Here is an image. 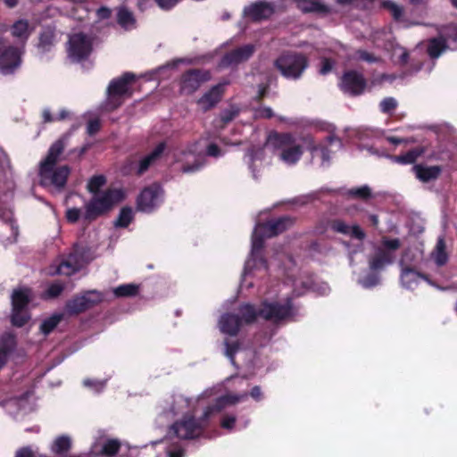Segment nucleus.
Here are the masks:
<instances>
[{
	"instance_id": "f257e3e1",
	"label": "nucleus",
	"mask_w": 457,
	"mask_h": 457,
	"mask_svg": "<svg viewBox=\"0 0 457 457\" xmlns=\"http://www.w3.org/2000/svg\"><path fill=\"white\" fill-rule=\"evenodd\" d=\"M216 386L208 388L195 397L175 394L166 400L160 418L169 420L177 415H182V419L171 425L165 438L153 442V445H163L167 457H185L182 440L200 436L211 417L228 406L245 401L248 397L247 392L228 393L216 398L213 404L208 403L209 399L216 395Z\"/></svg>"
},
{
	"instance_id": "f03ea898",
	"label": "nucleus",
	"mask_w": 457,
	"mask_h": 457,
	"mask_svg": "<svg viewBox=\"0 0 457 457\" xmlns=\"http://www.w3.org/2000/svg\"><path fill=\"white\" fill-rule=\"evenodd\" d=\"M303 145L307 146L313 159L320 160V166L327 167L330 164L331 153L341 148L342 142L334 135H329L324 141L316 144L312 136L298 137L290 133L271 132L268 135L263 147L253 146L247 150L244 162L253 178L257 179L262 168L265 148L271 149L284 164L294 166L303 154Z\"/></svg>"
},
{
	"instance_id": "7ed1b4c3",
	"label": "nucleus",
	"mask_w": 457,
	"mask_h": 457,
	"mask_svg": "<svg viewBox=\"0 0 457 457\" xmlns=\"http://www.w3.org/2000/svg\"><path fill=\"white\" fill-rule=\"evenodd\" d=\"M239 314L226 313L219 320L220 330L228 336H236L243 322L251 323L256 317H261L274 323L289 321L295 320L301 314L300 309L292 303L290 298L287 297L281 301L264 300L261 307L256 310L252 304L245 303L240 306Z\"/></svg>"
},
{
	"instance_id": "20e7f679",
	"label": "nucleus",
	"mask_w": 457,
	"mask_h": 457,
	"mask_svg": "<svg viewBox=\"0 0 457 457\" xmlns=\"http://www.w3.org/2000/svg\"><path fill=\"white\" fill-rule=\"evenodd\" d=\"M294 223V220L288 216L273 219L266 223H257L252 235V245L249 257L245 261L241 278V288L253 287V278H262L268 273V264L262 256V249L265 238L275 237Z\"/></svg>"
},
{
	"instance_id": "39448f33",
	"label": "nucleus",
	"mask_w": 457,
	"mask_h": 457,
	"mask_svg": "<svg viewBox=\"0 0 457 457\" xmlns=\"http://www.w3.org/2000/svg\"><path fill=\"white\" fill-rule=\"evenodd\" d=\"M68 137L65 135L54 142L46 156L39 162V183L52 193H61L64 189L71 173V168L68 165L59 164L67 145Z\"/></svg>"
},
{
	"instance_id": "423d86ee",
	"label": "nucleus",
	"mask_w": 457,
	"mask_h": 457,
	"mask_svg": "<svg viewBox=\"0 0 457 457\" xmlns=\"http://www.w3.org/2000/svg\"><path fill=\"white\" fill-rule=\"evenodd\" d=\"M225 154V151L215 143L203 145L202 141L190 145L187 149L175 154V161L181 163L180 170L183 173H195L206 165L205 156L220 158Z\"/></svg>"
},
{
	"instance_id": "0eeeda50",
	"label": "nucleus",
	"mask_w": 457,
	"mask_h": 457,
	"mask_svg": "<svg viewBox=\"0 0 457 457\" xmlns=\"http://www.w3.org/2000/svg\"><path fill=\"white\" fill-rule=\"evenodd\" d=\"M126 197V191L121 187H109L92 195L84 205V220L92 221L110 212Z\"/></svg>"
},
{
	"instance_id": "6e6552de",
	"label": "nucleus",
	"mask_w": 457,
	"mask_h": 457,
	"mask_svg": "<svg viewBox=\"0 0 457 457\" xmlns=\"http://www.w3.org/2000/svg\"><path fill=\"white\" fill-rule=\"evenodd\" d=\"M394 262V256L380 248H377L368 259L369 272L357 279L359 285L363 288L370 289L379 285L380 272L388 265Z\"/></svg>"
},
{
	"instance_id": "1a4fd4ad",
	"label": "nucleus",
	"mask_w": 457,
	"mask_h": 457,
	"mask_svg": "<svg viewBox=\"0 0 457 457\" xmlns=\"http://www.w3.org/2000/svg\"><path fill=\"white\" fill-rule=\"evenodd\" d=\"M309 65L306 56L297 53H286L276 61L275 66L288 79H298Z\"/></svg>"
},
{
	"instance_id": "9d476101",
	"label": "nucleus",
	"mask_w": 457,
	"mask_h": 457,
	"mask_svg": "<svg viewBox=\"0 0 457 457\" xmlns=\"http://www.w3.org/2000/svg\"><path fill=\"white\" fill-rule=\"evenodd\" d=\"M135 79V75L126 73L120 78L112 80L107 88V100L105 109L114 110L122 104V97L132 95L131 82Z\"/></svg>"
},
{
	"instance_id": "9b49d317",
	"label": "nucleus",
	"mask_w": 457,
	"mask_h": 457,
	"mask_svg": "<svg viewBox=\"0 0 457 457\" xmlns=\"http://www.w3.org/2000/svg\"><path fill=\"white\" fill-rule=\"evenodd\" d=\"M31 290L27 287L14 289L12 294V325L22 327L30 319L29 313V303L31 300Z\"/></svg>"
},
{
	"instance_id": "f8f14e48",
	"label": "nucleus",
	"mask_w": 457,
	"mask_h": 457,
	"mask_svg": "<svg viewBox=\"0 0 457 457\" xmlns=\"http://www.w3.org/2000/svg\"><path fill=\"white\" fill-rule=\"evenodd\" d=\"M24 46H7L0 48V73L13 75L21 66Z\"/></svg>"
},
{
	"instance_id": "ddd939ff",
	"label": "nucleus",
	"mask_w": 457,
	"mask_h": 457,
	"mask_svg": "<svg viewBox=\"0 0 457 457\" xmlns=\"http://www.w3.org/2000/svg\"><path fill=\"white\" fill-rule=\"evenodd\" d=\"M409 253H405L399 261V266L401 268L400 272V284L402 287L406 290H414L418 287L421 280L426 281L432 287H437V286L428 278L427 275H424L417 271L414 268L411 267V262L408 261Z\"/></svg>"
},
{
	"instance_id": "4468645a",
	"label": "nucleus",
	"mask_w": 457,
	"mask_h": 457,
	"mask_svg": "<svg viewBox=\"0 0 457 457\" xmlns=\"http://www.w3.org/2000/svg\"><path fill=\"white\" fill-rule=\"evenodd\" d=\"M163 197L164 193L162 187L153 184L141 191L137 199V208L143 212H153L162 204Z\"/></svg>"
},
{
	"instance_id": "2eb2a0df",
	"label": "nucleus",
	"mask_w": 457,
	"mask_h": 457,
	"mask_svg": "<svg viewBox=\"0 0 457 457\" xmlns=\"http://www.w3.org/2000/svg\"><path fill=\"white\" fill-rule=\"evenodd\" d=\"M455 42H457V27L449 25L441 30L438 37L429 41L428 53L431 58H437L446 48L457 49V46H452V43Z\"/></svg>"
},
{
	"instance_id": "dca6fc26",
	"label": "nucleus",
	"mask_w": 457,
	"mask_h": 457,
	"mask_svg": "<svg viewBox=\"0 0 457 457\" xmlns=\"http://www.w3.org/2000/svg\"><path fill=\"white\" fill-rule=\"evenodd\" d=\"M93 49V38L82 32L70 36L68 54L74 62H80L89 56Z\"/></svg>"
},
{
	"instance_id": "f3484780",
	"label": "nucleus",
	"mask_w": 457,
	"mask_h": 457,
	"mask_svg": "<svg viewBox=\"0 0 457 457\" xmlns=\"http://www.w3.org/2000/svg\"><path fill=\"white\" fill-rule=\"evenodd\" d=\"M104 295L97 290L87 291L78 295L66 303V311L69 314H78L83 312L96 304L101 303Z\"/></svg>"
},
{
	"instance_id": "a211bd4d",
	"label": "nucleus",
	"mask_w": 457,
	"mask_h": 457,
	"mask_svg": "<svg viewBox=\"0 0 457 457\" xmlns=\"http://www.w3.org/2000/svg\"><path fill=\"white\" fill-rule=\"evenodd\" d=\"M30 398V393L26 392L19 397H12L0 402V405L9 415L18 420L33 410Z\"/></svg>"
},
{
	"instance_id": "6ab92c4d",
	"label": "nucleus",
	"mask_w": 457,
	"mask_h": 457,
	"mask_svg": "<svg viewBox=\"0 0 457 457\" xmlns=\"http://www.w3.org/2000/svg\"><path fill=\"white\" fill-rule=\"evenodd\" d=\"M0 221L3 226V231L0 233V242L4 245L14 243L19 231L11 209L0 208Z\"/></svg>"
},
{
	"instance_id": "aec40b11",
	"label": "nucleus",
	"mask_w": 457,
	"mask_h": 457,
	"mask_svg": "<svg viewBox=\"0 0 457 457\" xmlns=\"http://www.w3.org/2000/svg\"><path fill=\"white\" fill-rule=\"evenodd\" d=\"M210 79L211 74L208 71L190 70L181 77L180 90L183 94H192Z\"/></svg>"
},
{
	"instance_id": "412c9836",
	"label": "nucleus",
	"mask_w": 457,
	"mask_h": 457,
	"mask_svg": "<svg viewBox=\"0 0 457 457\" xmlns=\"http://www.w3.org/2000/svg\"><path fill=\"white\" fill-rule=\"evenodd\" d=\"M256 46L253 44H246L227 53L220 60L219 66L228 68L236 66L247 61L255 52Z\"/></svg>"
},
{
	"instance_id": "4be33fe9",
	"label": "nucleus",
	"mask_w": 457,
	"mask_h": 457,
	"mask_svg": "<svg viewBox=\"0 0 457 457\" xmlns=\"http://www.w3.org/2000/svg\"><path fill=\"white\" fill-rule=\"evenodd\" d=\"M165 149L166 144L164 142L159 143L148 154L141 157L137 162H131L129 169L134 170L137 175L144 174L152 165L155 164L162 158Z\"/></svg>"
},
{
	"instance_id": "5701e85b",
	"label": "nucleus",
	"mask_w": 457,
	"mask_h": 457,
	"mask_svg": "<svg viewBox=\"0 0 457 457\" xmlns=\"http://www.w3.org/2000/svg\"><path fill=\"white\" fill-rule=\"evenodd\" d=\"M366 87V80L361 73L347 71L341 79L340 87L348 95L358 96L363 93Z\"/></svg>"
},
{
	"instance_id": "b1692460",
	"label": "nucleus",
	"mask_w": 457,
	"mask_h": 457,
	"mask_svg": "<svg viewBox=\"0 0 457 457\" xmlns=\"http://www.w3.org/2000/svg\"><path fill=\"white\" fill-rule=\"evenodd\" d=\"M274 12V5L268 2L259 1L244 8L245 19L253 21H261L270 18Z\"/></svg>"
},
{
	"instance_id": "393cba45",
	"label": "nucleus",
	"mask_w": 457,
	"mask_h": 457,
	"mask_svg": "<svg viewBox=\"0 0 457 457\" xmlns=\"http://www.w3.org/2000/svg\"><path fill=\"white\" fill-rule=\"evenodd\" d=\"M120 446L121 443L118 439L102 438L92 445L88 453L94 456L112 457L119 452Z\"/></svg>"
},
{
	"instance_id": "a878e982",
	"label": "nucleus",
	"mask_w": 457,
	"mask_h": 457,
	"mask_svg": "<svg viewBox=\"0 0 457 457\" xmlns=\"http://www.w3.org/2000/svg\"><path fill=\"white\" fill-rule=\"evenodd\" d=\"M86 262L82 255L76 250L58 264L55 272L61 275L71 276L79 270Z\"/></svg>"
},
{
	"instance_id": "bb28decb",
	"label": "nucleus",
	"mask_w": 457,
	"mask_h": 457,
	"mask_svg": "<svg viewBox=\"0 0 457 457\" xmlns=\"http://www.w3.org/2000/svg\"><path fill=\"white\" fill-rule=\"evenodd\" d=\"M226 82L212 87L199 100L198 104L204 112L215 106L221 98Z\"/></svg>"
},
{
	"instance_id": "cd10ccee",
	"label": "nucleus",
	"mask_w": 457,
	"mask_h": 457,
	"mask_svg": "<svg viewBox=\"0 0 457 457\" xmlns=\"http://www.w3.org/2000/svg\"><path fill=\"white\" fill-rule=\"evenodd\" d=\"M34 29L35 26L26 19L16 21L10 28L12 36L22 44L21 46L27 42Z\"/></svg>"
},
{
	"instance_id": "c85d7f7f",
	"label": "nucleus",
	"mask_w": 457,
	"mask_h": 457,
	"mask_svg": "<svg viewBox=\"0 0 457 457\" xmlns=\"http://www.w3.org/2000/svg\"><path fill=\"white\" fill-rule=\"evenodd\" d=\"M331 228L335 232L349 236L360 241H361L365 237V233L359 225H349L341 220H335L334 221H332Z\"/></svg>"
},
{
	"instance_id": "c756f323",
	"label": "nucleus",
	"mask_w": 457,
	"mask_h": 457,
	"mask_svg": "<svg viewBox=\"0 0 457 457\" xmlns=\"http://www.w3.org/2000/svg\"><path fill=\"white\" fill-rule=\"evenodd\" d=\"M412 170L416 178L422 182L436 180L442 172L440 166L414 165Z\"/></svg>"
},
{
	"instance_id": "7c9ffc66",
	"label": "nucleus",
	"mask_w": 457,
	"mask_h": 457,
	"mask_svg": "<svg viewBox=\"0 0 457 457\" xmlns=\"http://www.w3.org/2000/svg\"><path fill=\"white\" fill-rule=\"evenodd\" d=\"M369 151L373 154H378L379 156H386L392 160L394 162L400 163V164H411L416 162V160L423 154V149L420 147L413 148L407 153L396 155V156H391L385 154H379L378 151H374L373 148H370Z\"/></svg>"
},
{
	"instance_id": "2f4dec72",
	"label": "nucleus",
	"mask_w": 457,
	"mask_h": 457,
	"mask_svg": "<svg viewBox=\"0 0 457 457\" xmlns=\"http://www.w3.org/2000/svg\"><path fill=\"white\" fill-rule=\"evenodd\" d=\"M431 260L436 266H444L447 263L449 255L446 251V245L442 237H438L435 248L430 253Z\"/></svg>"
},
{
	"instance_id": "473e14b6",
	"label": "nucleus",
	"mask_w": 457,
	"mask_h": 457,
	"mask_svg": "<svg viewBox=\"0 0 457 457\" xmlns=\"http://www.w3.org/2000/svg\"><path fill=\"white\" fill-rule=\"evenodd\" d=\"M71 447V440L68 436L56 437L51 445V452L55 457H69L68 452Z\"/></svg>"
},
{
	"instance_id": "72a5a7b5",
	"label": "nucleus",
	"mask_w": 457,
	"mask_h": 457,
	"mask_svg": "<svg viewBox=\"0 0 457 457\" xmlns=\"http://www.w3.org/2000/svg\"><path fill=\"white\" fill-rule=\"evenodd\" d=\"M15 347V339L12 335H4L0 339V370L4 366L8 357Z\"/></svg>"
},
{
	"instance_id": "f704fd0d",
	"label": "nucleus",
	"mask_w": 457,
	"mask_h": 457,
	"mask_svg": "<svg viewBox=\"0 0 457 457\" xmlns=\"http://www.w3.org/2000/svg\"><path fill=\"white\" fill-rule=\"evenodd\" d=\"M303 12L326 13L328 8L320 0H294Z\"/></svg>"
},
{
	"instance_id": "c9c22d12",
	"label": "nucleus",
	"mask_w": 457,
	"mask_h": 457,
	"mask_svg": "<svg viewBox=\"0 0 457 457\" xmlns=\"http://www.w3.org/2000/svg\"><path fill=\"white\" fill-rule=\"evenodd\" d=\"M118 24L125 30H130L136 28V19L133 13L126 7H120L117 12Z\"/></svg>"
},
{
	"instance_id": "e433bc0d",
	"label": "nucleus",
	"mask_w": 457,
	"mask_h": 457,
	"mask_svg": "<svg viewBox=\"0 0 457 457\" xmlns=\"http://www.w3.org/2000/svg\"><path fill=\"white\" fill-rule=\"evenodd\" d=\"M348 252V260L349 264L353 266L364 261V246L362 243H358L355 245H350L349 244H345Z\"/></svg>"
},
{
	"instance_id": "4c0bfd02",
	"label": "nucleus",
	"mask_w": 457,
	"mask_h": 457,
	"mask_svg": "<svg viewBox=\"0 0 457 457\" xmlns=\"http://www.w3.org/2000/svg\"><path fill=\"white\" fill-rule=\"evenodd\" d=\"M382 7L386 9L393 18L402 23L404 27H408L409 24L405 23V21L403 20V8L400 4L395 3L392 0H382L381 2Z\"/></svg>"
},
{
	"instance_id": "58836bf2",
	"label": "nucleus",
	"mask_w": 457,
	"mask_h": 457,
	"mask_svg": "<svg viewBox=\"0 0 457 457\" xmlns=\"http://www.w3.org/2000/svg\"><path fill=\"white\" fill-rule=\"evenodd\" d=\"M55 41L54 30L50 28H45L40 33L38 48L43 52L49 51Z\"/></svg>"
},
{
	"instance_id": "ea45409f",
	"label": "nucleus",
	"mask_w": 457,
	"mask_h": 457,
	"mask_svg": "<svg viewBox=\"0 0 457 457\" xmlns=\"http://www.w3.org/2000/svg\"><path fill=\"white\" fill-rule=\"evenodd\" d=\"M133 220V211L130 207H123L114 221L117 228H127Z\"/></svg>"
},
{
	"instance_id": "a19ab883",
	"label": "nucleus",
	"mask_w": 457,
	"mask_h": 457,
	"mask_svg": "<svg viewBox=\"0 0 457 457\" xmlns=\"http://www.w3.org/2000/svg\"><path fill=\"white\" fill-rule=\"evenodd\" d=\"M138 293V286L136 284H123L113 288L116 297L134 296Z\"/></svg>"
},
{
	"instance_id": "79ce46f5",
	"label": "nucleus",
	"mask_w": 457,
	"mask_h": 457,
	"mask_svg": "<svg viewBox=\"0 0 457 457\" xmlns=\"http://www.w3.org/2000/svg\"><path fill=\"white\" fill-rule=\"evenodd\" d=\"M62 318V314H54L48 319L45 320L41 326L40 330L44 335L49 334L59 324Z\"/></svg>"
},
{
	"instance_id": "37998d69",
	"label": "nucleus",
	"mask_w": 457,
	"mask_h": 457,
	"mask_svg": "<svg viewBox=\"0 0 457 457\" xmlns=\"http://www.w3.org/2000/svg\"><path fill=\"white\" fill-rule=\"evenodd\" d=\"M105 183H106V179L104 176L96 175V176H93L89 179V181L87 185V188L88 192L93 195V194H96V192H102L103 190H101V187L103 186H104Z\"/></svg>"
},
{
	"instance_id": "c03bdc74",
	"label": "nucleus",
	"mask_w": 457,
	"mask_h": 457,
	"mask_svg": "<svg viewBox=\"0 0 457 457\" xmlns=\"http://www.w3.org/2000/svg\"><path fill=\"white\" fill-rule=\"evenodd\" d=\"M225 355L230 360V362L235 365L236 355L245 356L246 353L243 351L237 344L230 345L228 341L225 342Z\"/></svg>"
},
{
	"instance_id": "a18cd8bd",
	"label": "nucleus",
	"mask_w": 457,
	"mask_h": 457,
	"mask_svg": "<svg viewBox=\"0 0 457 457\" xmlns=\"http://www.w3.org/2000/svg\"><path fill=\"white\" fill-rule=\"evenodd\" d=\"M150 0H136V4L139 9L144 10L146 8L147 3ZM157 4L163 10H169L174 7L180 0H155Z\"/></svg>"
},
{
	"instance_id": "49530a36",
	"label": "nucleus",
	"mask_w": 457,
	"mask_h": 457,
	"mask_svg": "<svg viewBox=\"0 0 457 457\" xmlns=\"http://www.w3.org/2000/svg\"><path fill=\"white\" fill-rule=\"evenodd\" d=\"M392 59L398 64H405L408 59V52L405 48L395 46L392 49Z\"/></svg>"
},
{
	"instance_id": "de8ad7c7",
	"label": "nucleus",
	"mask_w": 457,
	"mask_h": 457,
	"mask_svg": "<svg viewBox=\"0 0 457 457\" xmlns=\"http://www.w3.org/2000/svg\"><path fill=\"white\" fill-rule=\"evenodd\" d=\"M220 427L229 432L237 429V417L233 413H226L220 419Z\"/></svg>"
},
{
	"instance_id": "09e8293b",
	"label": "nucleus",
	"mask_w": 457,
	"mask_h": 457,
	"mask_svg": "<svg viewBox=\"0 0 457 457\" xmlns=\"http://www.w3.org/2000/svg\"><path fill=\"white\" fill-rule=\"evenodd\" d=\"M105 384L106 379L87 378L83 380L84 386L96 393L101 392L104 388Z\"/></svg>"
},
{
	"instance_id": "8fccbe9b",
	"label": "nucleus",
	"mask_w": 457,
	"mask_h": 457,
	"mask_svg": "<svg viewBox=\"0 0 457 457\" xmlns=\"http://www.w3.org/2000/svg\"><path fill=\"white\" fill-rule=\"evenodd\" d=\"M348 195L354 198L366 199L371 195V190L367 185H364L348 190Z\"/></svg>"
},
{
	"instance_id": "3c124183",
	"label": "nucleus",
	"mask_w": 457,
	"mask_h": 457,
	"mask_svg": "<svg viewBox=\"0 0 457 457\" xmlns=\"http://www.w3.org/2000/svg\"><path fill=\"white\" fill-rule=\"evenodd\" d=\"M401 245L400 240L398 238H383L382 240V247H379L380 249L390 253L394 257V253L392 251H395L398 249Z\"/></svg>"
},
{
	"instance_id": "603ef678",
	"label": "nucleus",
	"mask_w": 457,
	"mask_h": 457,
	"mask_svg": "<svg viewBox=\"0 0 457 457\" xmlns=\"http://www.w3.org/2000/svg\"><path fill=\"white\" fill-rule=\"evenodd\" d=\"M63 288V285L60 282L52 283L45 292V296L47 298H54L62 292Z\"/></svg>"
},
{
	"instance_id": "864d4df0",
	"label": "nucleus",
	"mask_w": 457,
	"mask_h": 457,
	"mask_svg": "<svg viewBox=\"0 0 457 457\" xmlns=\"http://www.w3.org/2000/svg\"><path fill=\"white\" fill-rule=\"evenodd\" d=\"M83 215L84 211L79 208H69L66 211V219L71 223H74L78 221L79 219L84 220Z\"/></svg>"
},
{
	"instance_id": "5fc2aeb1",
	"label": "nucleus",
	"mask_w": 457,
	"mask_h": 457,
	"mask_svg": "<svg viewBox=\"0 0 457 457\" xmlns=\"http://www.w3.org/2000/svg\"><path fill=\"white\" fill-rule=\"evenodd\" d=\"M397 102L393 97H386L380 102V110L384 113H389L395 109Z\"/></svg>"
},
{
	"instance_id": "6e6d98bb",
	"label": "nucleus",
	"mask_w": 457,
	"mask_h": 457,
	"mask_svg": "<svg viewBox=\"0 0 457 457\" xmlns=\"http://www.w3.org/2000/svg\"><path fill=\"white\" fill-rule=\"evenodd\" d=\"M334 64L335 61H333L330 57L321 56V63L319 72L321 75H327L332 71Z\"/></svg>"
},
{
	"instance_id": "4d7b16f0",
	"label": "nucleus",
	"mask_w": 457,
	"mask_h": 457,
	"mask_svg": "<svg viewBox=\"0 0 457 457\" xmlns=\"http://www.w3.org/2000/svg\"><path fill=\"white\" fill-rule=\"evenodd\" d=\"M357 57L360 60L364 61L368 63L377 62L380 60L378 57L373 55L372 54H370L367 51H363V50H360L357 52Z\"/></svg>"
},
{
	"instance_id": "13d9d810",
	"label": "nucleus",
	"mask_w": 457,
	"mask_h": 457,
	"mask_svg": "<svg viewBox=\"0 0 457 457\" xmlns=\"http://www.w3.org/2000/svg\"><path fill=\"white\" fill-rule=\"evenodd\" d=\"M238 113V110L236 107H230L222 112L221 120L223 122H228L232 120Z\"/></svg>"
},
{
	"instance_id": "bf43d9fd",
	"label": "nucleus",
	"mask_w": 457,
	"mask_h": 457,
	"mask_svg": "<svg viewBox=\"0 0 457 457\" xmlns=\"http://www.w3.org/2000/svg\"><path fill=\"white\" fill-rule=\"evenodd\" d=\"M42 454H37L32 451L29 446L22 447L16 452L15 457H41Z\"/></svg>"
},
{
	"instance_id": "052dcab7",
	"label": "nucleus",
	"mask_w": 457,
	"mask_h": 457,
	"mask_svg": "<svg viewBox=\"0 0 457 457\" xmlns=\"http://www.w3.org/2000/svg\"><path fill=\"white\" fill-rule=\"evenodd\" d=\"M274 115L271 108L262 106L255 110L254 116L256 118H271Z\"/></svg>"
},
{
	"instance_id": "680f3d73",
	"label": "nucleus",
	"mask_w": 457,
	"mask_h": 457,
	"mask_svg": "<svg viewBox=\"0 0 457 457\" xmlns=\"http://www.w3.org/2000/svg\"><path fill=\"white\" fill-rule=\"evenodd\" d=\"M100 129V121L98 119H92L87 122V133L89 135H94Z\"/></svg>"
},
{
	"instance_id": "e2e57ef3",
	"label": "nucleus",
	"mask_w": 457,
	"mask_h": 457,
	"mask_svg": "<svg viewBox=\"0 0 457 457\" xmlns=\"http://www.w3.org/2000/svg\"><path fill=\"white\" fill-rule=\"evenodd\" d=\"M312 127L315 128L317 130H325V131H331L333 129V126L331 124L327 123L325 121H321V120L312 121Z\"/></svg>"
},
{
	"instance_id": "0e129e2a",
	"label": "nucleus",
	"mask_w": 457,
	"mask_h": 457,
	"mask_svg": "<svg viewBox=\"0 0 457 457\" xmlns=\"http://www.w3.org/2000/svg\"><path fill=\"white\" fill-rule=\"evenodd\" d=\"M293 287H294V291L297 294V295H300L302 294L303 292L301 291V289L299 288V286L302 285L303 288L307 289V288H312V285L311 284H307V283H304L299 279H293Z\"/></svg>"
},
{
	"instance_id": "69168bd1",
	"label": "nucleus",
	"mask_w": 457,
	"mask_h": 457,
	"mask_svg": "<svg viewBox=\"0 0 457 457\" xmlns=\"http://www.w3.org/2000/svg\"><path fill=\"white\" fill-rule=\"evenodd\" d=\"M110 14L111 11L105 7H101L96 11V16L99 21H103L109 18Z\"/></svg>"
},
{
	"instance_id": "338daca9",
	"label": "nucleus",
	"mask_w": 457,
	"mask_h": 457,
	"mask_svg": "<svg viewBox=\"0 0 457 457\" xmlns=\"http://www.w3.org/2000/svg\"><path fill=\"white\" fill-rule=\"evenodd\" d=\"M42 116L45 122H53L56 120L55 116L51 113L49 109H45Z\"/></svg>"
},
{
	"instance_id": "774afa93",
	"label": "nucleus",
	"mask_w": 457,
	"mask_h": 457,
	"mask_svg": "<svg viewBox=\"0 0 457 457\" xmlns=\"http://www.w3.org/2000/svg\"><path fill=\"white\" fill-rule=\"evenodd\" d=\"M250 395L256 401L262 400V391L259 386H254L251 390Z\"/></svg>"
}]
</instances>
